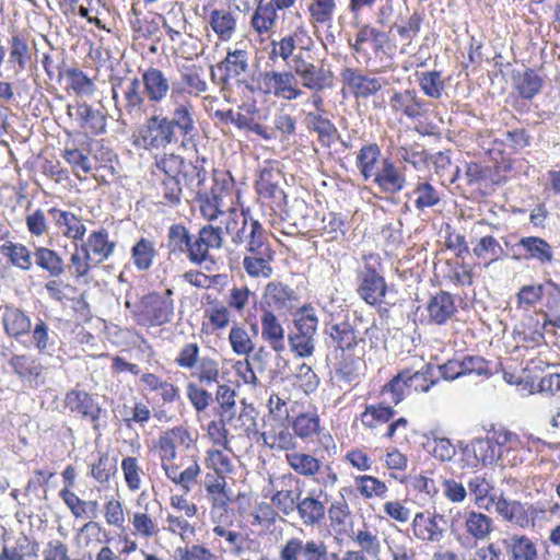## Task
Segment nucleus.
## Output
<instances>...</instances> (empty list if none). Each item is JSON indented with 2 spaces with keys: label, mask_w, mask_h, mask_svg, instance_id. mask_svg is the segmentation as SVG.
Listing matches in <instances>:
<instances>
[{
  "label": "nucleus",
  "mask_w": 560,
  "mask_h": 560,
  "mask_svg": "<svg viewBox=\"0 0 560 560\" xmlns=\"http://www.w3.org/2000/svg\"><path fill=\"white\" fill-rule=\"evenodd\" d=\"M270 46L269 59H281L288 63L302 88L319 93L332 86L334 74L323 60L317 61L313 57L315 42L304 27H298L279 40H271Z\"/></svg>",
  "instance_id": "obj_1"
},
{
  "label": "nucleus",
  "mask_w": 560,
  "mask_h": 560,
  "mask_svg": "<svg viewBox=\"0 0 560 560\" xmlns=\"http://www.w3.org/2000/svg\"><path fill=\"white\" fill-rule=\"evenodd\" d=\"M221 224L231 242L235 246H244L248 253L269 245L265 229L257 220L248 217V211L238 212L235 208H229Z\"/></svg>",
  "instance_id": "obj_2"
},
{
  "label": "nucleus",
  "mask_w": 560,
  "mask_h": 560,
  "mask_svg": "<svg viewBox=\"0 0 560 560\" xmlns=\"http://www.w3.org/2000/svg\"><path fill=\"white\" fill-rule=\"evenodd\" d=\"M369 560L362 551L347 550L341 557L329 552L328 546L320 539L304 541L300 537L289 538L280 548L279 560Z\"/></svg>",
  "instance_id": "obj_3"
},
{
  "label": "nucleus",
  "mask_w": 560,
  "mask_h": 560,
  "mask_svg": "<svg viewBox=\"0 0 560 560\" xmlns=\"http://www.w3.org/2000/svg\"><path fill=\"white\" fill-rule=\"evenodd\" d=\"M257 89L276 98L284 101H294L304 95V91L299 86L294 71L290 70H269L264 71L256 78Z\"/></svg>",
  "instance_id": "obj_4"
},
{
  "label": "nucleus",
  "mask_w": 560,
  "mask_h": 560,
  "mask_svg": "<svg viewBox=\"0 0 560 560\" xmlns=\"http://www.w3.org/2000/svg\"><path fill=\"white\" fill-rule=\"evenodd\" d=\"M185 160L174 153H164L155 156L156 171L164 174L161 182L162 196L167 205L176 206L182 200L183 185L179 178Z\"/></svg>",
  "instance_id": "obj_5"
},
{
  "label": "nucleus",
  "mask_w": 560,
  "mask_h": 560,
  "mask_svg": "<svg viewBox=\"0 0 560 560\" xmlns=\"http://www.w3.org/2000/svg\"><path fill=\"white\" fill-rule=\"evenodd\" d=\"M176 140L175 133L168 126V117L152 115L138 129L135 143L148 151H159Z\"/></svg>",
  "instance_id": "obj_6"
},
{
  "label": "nucleus",
  "mask_w": 560,
  "mask_h": 560,
  "mask_svg": "<svg viewBox=\"0 0 560 560\" xmlns=\"http://www.w3.org/2000/svg\"><path fill=\"white\" fill-rule=\"evenodd\" d=\"M171 102L173 109L168 117V126L176 135V130L183 138L182 144L186 145V141L190 140L196 131V122L194 118V105L184 96L182 89H172Z\"/></svg>",
  "instance_id": "obj_7"
},
{
  "label": "nucleus",
  "mask_w": 560,
  "mask_h": 560,
  "mask_svg": "<svg viewBox=\"0 0 560 560\" xmlns=\"http://www.w3.org/2000/svg\"><path fill=\"white\" fill-rule=\"evenodd\" d=\"M447 521L443 514L434 512H418L415 514L411 530L413 536L427 544L441 542L446 533Z\"/></svg>",
  "instance_id": "obj_8"
},
{
  "label": "nucleus",
  "mask_w": 560,
  "mask_h": 560,
  "mask_svg": "<svg viewBox=\"0 0 560 560\" xmlns=\"http://www.w3.org/2000/svg\"><path fill=\"white\" fill-rule=\"evenodd\" d=\"M173 291L165 290L164 293H151L142 299L143 315L151 325H163L170 323L174 315Z\"/></svg>",
  "instance_id": "obj_9"
},
{
  "label": "nucleus",
  "mask_w": 560,
  "mask_h": 560,
  "mask_svg": "<svg viewBox=\"0 0 560 560\" xmlns=\"http://www.w3.org/2000/svg\"><path fill=\"white\" fill-rule=\"evenodd\" d=\"M124 98L121 104L118 103L117 84H113V100L120 115H129L130 117H139L144 106V90H141V81L137 77L126 81H120Z\"/></svg>",
  "instance_id": "obj_10"
},
{
  "label": "nucleus",
  "mask_w": 560,
  "mask_h": 560,
  "mask_svg": "<svg viewBox=\"0 0 560 560\" xmlns=\"http://www.w3.org/2000/svg\"><path fill=\"white\" fill-rule=\"evenodd\" d=\"M405 171V166L397 165L390 159H384L372 180L381 192L396 195L402 191L407 186Z\"/></svg>",
  "instance_id": "obj_11"
},
{
  "label": "nucleus",
  "mask_w": 560,
  "mask_h": 560,
  "mask_svg": "<svg viewBox=\"0 0 560 560\" xmlns=\"http://www.w3.org/2000/svg\"><path fill=\"white\" fill-rule=\"evenodd\" d=\"M358 294L370 305H380L384 302L387 291L385 279L370 264H365L360 271Z\"/></svg>",
  "instance_id": "obj_12"
},
{
  "label": "nucleus",
  "mask_w": 560,
  "mask_h": 560,
  "mask_svg": "<svg viewBox=\"0 0 560 560\" xmlns=\"http://www.w3.org/2000/svg\"><path fill=\"white\" fill-rule=\"evenodd\" d=\"M223 246L222 228L207 224L202 226L192 241L191 262L201 265L209 258V253Z\"/></svg>",
  "instance_id": "obj_13"
},
{
  "label": "nucleus",
  "mask_w": 560,
  "mask_h": 560,
  "mask_svg": "<svg viewBox=\"0 0 560 560\" xmlns=\"http://www.w3.org/2000/svg\"><path fill=\"white\" fill-rule=\"evenodd\" d=\"M205 488L211 502V518L213 522H220L232 501L226 490L225 477L207 474Z\"/></svg>",
  "instance_id": "obj_14"
},
{
  "label": "nucleus",
  "mask_w": 560,
  "mask_h": 560,
  "mask_svg": "<svg viewBox=\"0 0 560 560\" xmlns=\"http://www.w3.org/2000/svg\"><path fill=\"white\" fill-rule=\"evenodd\" d=\"M65 402L70 411L81 415L84 419H89L93 423L94 430L97 431L100 429L98 421L103 409L89 393L72 389L67 393Z\"/></svg>",
  "instance_id": "obj_15"
},
{
  "label": "nucleus",
  "mask_w": 560,
  "mask_h": 560,
  "mask_svg": "<svg viewBox=\"0 0 560 560\" xmlns=\"http://www.w3.org/2000/svg\"><path fill=\"white\" fill-rule=\"evenodd\" d=\"M405 207L412 205L418 212L433 208L441 202V192L428 180L419 178L406 195Z\"/></svg>",
  "instance_id": "obj_16"
},
{
  "label": "nucleus",
  "mask_w": 560,
  "mask_h": 560,
  "mask_svg": "<svg viewBox=\"0 0 560 560\" xmlns=\"http://www.w3.org/2000/svg\"><path fill=\"white\" fill-rule=\"evenodd\" d=\"M191 442V435L184 427H174L166 430L160 435L156 444L161 462L175 460L176 448L178 446L189 447Z\"/></svg>",
  "instance_id": "obj_17"
},
{
  "label": "nucleus",
  "mask_w": 560,
  "mask_h": 560,
  "mask_svg": "<svg viewBox=\"0 0 560 560\" xmlns=\"http://www.w3.org/2000/svg\"><path fill=\"white\" fill-rule=\"evenodd\" d=\"M392 109L409 119H418L427 113V104L415 90L396 92L390 98Z\"/></svg>",
  "instance_id": "obj_18"
},
{
  "label": "nucleus",
  "mask_w": 560,
  "mask_h": 560,
  "mask_svg": "<svg viewBox=\"0 0 560 560\" xmlns=\"http://www.w3.org/2000/svg\"><path fill=\"white\" fill-rule=\"evenodd\" d=\"M144 94L151 103L158 104L172 93L170 81L164 72L158 68L149 67L143 71L141 78Z\"/></svg>",
  "instance_id": "obj_19"
},
{
  "label": "nucleus",
  "mask_w": 560,
  "mask_h": 560,
  "mask_svg": "<svg viewBox=\"0 0 560 560\" xmlns=\"http://www.w3.org/2000/svg\"><path fill=\"white\" fill-rule=\"evenodd\" d=\"M343 82L353 91L357 97H368L377 93L383 81L380 78L369 77L352 68H346L341 72Z\"/></svg>",
  "instance_id": "obj_20"
},
{
  "label": "nucleus",
  "mask_w": 560,
  "mask_h": 560,
  "mask_svg": "<svg viewBox=\"0 0 560 560\" xmlns=\"http://www.w3.org/2000/svg\"><path fill=\"white\" fill-rule=\"evenodd\" d=\"M261 338L270 346V348L281 353L285 349L284 339L285 331L279 318L270 310H262L260 316Z\"/></svg>",
  "instance_id": "obj_21"
},
{
  "label": "nucleus",
  "mask_w": 560,
  "mask_h": 560,
  "mask_svg": "<svg viewBox=\"0 0 560 560\" xmlns=\"http://www.w3.org/2000/svg\"><path fill=\"white\" fill-rule=\"evenodd\" d=\"M490 501L495 506V512L505 521L520 527H525L529 523V517L525 506L516 500H509L503 493L493 494Z\"/></svg>",
  "instance_id": "obj_22"
},
{
  "label": "nucleus",
  "mask_w": 560,
  "mask_h": 560,
  "mask_svg": "<svg viewBox=\"0 0 560 560\" xmlns=\"http://www.w3.org/2000/svg\"><path fill=\"white\" fill-rule=\"evenodd\" d=\"M116 247V243L109 241L108 232L104 229L100 231H93L81 245V252H86L93 261L101 264L108 259Z\"/></svg>",
  "instance_id": "obj_23"
},
{
  "label": "nucleus",
  "mask_w": 560,
  "mask_h": 560,
  "mask_svg": "<svg viewBox=\"0 0 560 560\" xmlns=\"http://www.w3.org/2000/svg\"><path fill=\"white\" fill-rule=\"evenodd\" d=\"M223 187L214 184L211 187L210 192L207 190H198L197 198L199 201L200 212L205 219L212 221L221 217L224 220V215L228 211H223Z\"/></svg>",
  "instance_id": "obj_24"
},
{
  "label": "nucleus",
  "mask_w": 560,
  "mask_h": 560,
  "mask_svg": "<svg viewBox=\"0 0 560 560\" xmlns=\"http://www.w3.org/2000/svg\"><path fill=\"white\" fill-rule=\"evenodd\" d=\"M281 179L280 171L264 168L256 183L258 194L265 199H270L278 207L285 200V194L280 187Z\"/></svg>",
  "instance_id": "obj_25"
},
{
  "label": "nucleus",
  "mask_w": 560,
  "mask_h": 560,
  "mask_svg": "<svg viewBox=\"0 0 560 560\" xmlns=\"http://www.w3.org/2000/svg\"><path fill=\"white\" fill-rule=\"evenodd\" d=\"M273 259V253L270 248V244L250 252L248 256L243 259V267L245 271L254 278H269L272 273L271 261Z\"/></svg>",
  "instance_id": "obj_26"
},
{
  "label": "nucleus",
  "mask_w": 560,
  "mask_h": 560,
  "mask_svg": "<svg viewBox=\"0 0 560 560\" xmlns=\"http://www.w3.org/2000/svg\"><path fill=\"white\" fill-rule=\"evenodd\" d=\"M261 440L270 450L291 451L296 447V440L289 428L281 422L271 423L262 431Z\"/></svg>",
  "instance_id": "obj_27"
},
{
  "label": "nucleus",
  "mask_w": 560,
  "mask_h": 560,
  "mask_svg": "<svg viewBox=\"0 0 560 560\" xmlns=\"http://www.w3.org/2000/svg\"><path fill=\"white\" fill-rule=\"evenodd\" d=\"M366 43L372 44L375 56H378L386 52L389 37L385 32L365 24L359 28L354 42L350 43V47L360 52L363 49V45Z\"/></svg>",
  "instance_id": "obj_28"
},
{
  "label": "nucleus",
  "mask_w": 560,
  "mask_h": 560,
  "mask_svg": "<svg viewBox=\"0 0 560 560\" xmlns=\"http://www.w3.org/2000/svg\"><path fill=\"white\" fill-rule=\"evenodd\" d=\"M326 334L336 349L340 351L352 350L358 345V335L353 325L348 320L332 322L326 325Z\"/></svg>",
  "instance_id": "obj_29"
},
{
  "label": "nucleus",
  "mask_w": 560,
  "mask_h": 560,
  "mask_svg": "<svg viewBox=\"0 0 560 560\" xmlns=\"http://www.w3.org/2000/svg\"><path fill=\"white\" fill-rule=\"evenodd\" d=\"M194 237L190 235L188 229L183 224H172L167 232L166 248L170 256H182L187 254L191 262Z\"/></svg>",
  "instance_id": "obj_30"
},
{
  "label": "nucleus",
  "mask_w": 560,
  "mask_h": 560,
  "mask_svg": "<svg viewBox=\"0 0 560 560\" xmlns=\"http://www.w3.org/2000/svg\"><path fill=\"white\" fill-rule=\"evenodd\" d=\"M427 311L432 323L443 325L456 312L454 298L448 292L440 291L430 299Z\"/></svg>",
  "instance_id": "obj_31"
},
{
  "label": "nucleus",
  "mask_w": 560,
  "mask_h": 560,
  "mask_svg": "<svg viewBox=\"0 0 560 560\" xmlns=\"http://www.w3.org/2000/svg\"><path fill=\"white\" fill-rule=\"evenodd\" d=\"M56 225L67 238L82 240L86 229L82 220L70 211L52 208L49 210Z\"/></svg>",
  "instance_id": "obj_32"
},
{
  "label": "nucleus",
  "mask_w": 560,
  "mask_h": 560,
  "mask_svg": "<svg viewBox=\"0 0 560 560\" xmlns=\"http://www.w3.org/2000/svg\"><path fill=\"white\" fill-rule=\"evenodd\" d=\"M505 550L514 560H537L536 544L525 535H510L502 541Z\"/></svg>",
  "instance_id": "obj_33"
},
{
  "label": "nucleus",
  "mask_w": 560,
  "mask_h": 560,
  "mask_svg": "<svg viewBox=\"0 0 560 560\" xmlns=\"http://www.w3.org/2000/svg\"><path fill=\"white\" fill-rule=\"evenodd\" d=\"M493 520L477 511H468L465 513V530L477 541L487 540L493 532Z\"/></svg>",
  "instance_id": "obj_34"
},
{
  "label": "nucleus",
  "mask_w": 560,
  "mask_h": 560,
  "mask_svg": "<svg viewBox=\"0 0 560 560\" xmlns=\"http://www.w3.org/2000/svg\"><path fill=\"white\" fill-rule=\"evenodd\" d=\"M295 510L305 526L314 527L322 524L325 520V504L313 495L300 499Z\"/></svg>",
  "instance_id": "obj_35"
},
{
  "label": "nucleus",
  "mask_w": 560,
  "mask_h": 560,
  "mask_svg": "<svg viewBox=\"0 0 560 560\" xmlns=\"http://www.w3.org/2000/svg\"><path fill=\"white\" fill-rule=\"evenodd\" d=\"M65 62L57 67L58 78H67L69 86L79 96H91L95 90V83L83 71L78 68H63Z\"/></svg>",
  "instance_id": "obj_36"
},
{
  "label": "nucleus",
  "mask_w": 560,
  "mask_h": 560,
  "mask_svg": "<svg viewBox=\"0 0 560 560\" xmlns=\"http://www.w3.org/2000/svg\"><path fill=\"white\" fill-rule=\"evenodd\" d=\"M337 10V0H310L306 7L308 22L312 27L331 25L335 11Z\"/></svg>",
  "instance_id": "obj_37"
},
{
  "label": "nucleus",
  "mask_w": 560,
  "mask_h": 560,
  "mask_svg": "<svg viewBox=\"0 0 560 560\" xmlns=\"http://www.w3.org/2000/svg\"><path fill=\"white\" fill-rule=\"evenodd\" d=\"M208 23L221 40H230L236 30V20L231 11L214 9L210 12Z\"/></svg>",
  "instance_id": "obj_38"
},
{
  "label": "nucleus",
  "mask_w": 560,
  "mask_h": 560,
  "mask_svg": "<svg viewBox=\"0 0 560 560\" xmlns=\"http://www.w3.org/2000/svg\"><path fill=\"white\" fill-rule=\"evenodd\" d=\"M381 156V149L376 143L363 145L357 155V167L364 180H369L377 173V163Z\"/></svg>",
  "instance_id": "obj_39"
},
{
  "label": "nucleus",
  "mask_w": 560,
  "mask_h": 560,
  "mask_svg": "<svg viewBox=\"0 0 560 560\" xmlns=\"http://www.w3.org/2000/svg\"><path fill=\"white\" fill-rule=\"evenodd\" d=\"M5 332L14 338L26 335L31 331L32 323L21 310L7 307L2 316Z\"/></svg>",
  "instance_id": "obj_40"
},
{
  "label": "nucleus",
  "mask_w": 560,
  "mask_h": 560,
  "mask_svg": "<svg viewBox=\"0 0 560 560\" xmlns=\"http://www.w3.org/2000/svg\"><path fill=\"white\" fill-rule=\"evenodd\" d=\"M220 363L210 355H202L198 364L191 371V377L198 381V384L211 386L220 383Z\"/></svg>",
  "instance_id": "obj_41"
},
{
  "label": "nucleus",
  "mask_w": 560,
  "mask_h": 560,
  "mask_svg": "<svg viewBox=\"0 0 560 560\" xmlns=\"http://www.w3.org/2000/svg\"><path fill=\"white\" fill-rule=\"evenodd\" d=\"M407 387L412 388L415 392L427 393L430 388L435 385L436 380L434 376V368L431 364H424L420 370H413L411 368L402 370Z\"/></svg>",
  "instance_id": "obj_42"
},
{
  "label": "nucleus",
  "mask_w": 560,
  "mask_h": 560,
  "mask_svg": "<svg viewBox=\"0 0 560 560\" xmlns=\"http://www.w3.org/2000/svg\"><path fill=\"white\" fill-rule=\"evenodd\" d=\"M285 460L296 474L307 478L317 475L323 465L322 462L313 455L299 452L288 453Z\"/></svg>",
  "instance_id": "obj_43"
},
{
  "label": "nucleus",
  "mask_w": 560,
  "mask_h": 560,
  "mask_svg": "<svg viewBox=\"0 0 560 560\" xmlns=\"http://www.w3.org/2000/svg\"><path fill=\"white\" fill-rule=\"evenodd\" d=\"M36 265L47 271L50 277L58 278L65 272V262L59 254L47 247H38L35 253Z\"/></svg>",
  "instance_id": "obj_44"
},
{
  "label": "nucleus",
  "mask_w": 560,
  "mask_h": 560,
  "mask_svg": "<svg viewBox=\"0 0 560 560\" xmlns=\"http://www.w3.org/2000/svg\"><path fill=\"white\" fill-rule=\"evenodd\" d=\"M217 392L214 396V400L219 405V418L223 423H229L235 416V397L236 393L232 387L228 384H217Z\"/></svg>",
  "instance_id": "obj_45"
},
{
  "label": "nucleus",
  "mask_w": 560,
  "mask_h": 560,
  "mask_svg": "<svg viewBox=\"0 0 560 560\" xmlns=\"http://www.w3.org/2000/svg\"><path fill=\"white\" fill-rule=\"evenodd\" d=\"M219 68L224 70L228 77L240 78L248 71V52L243 49L229 50Z\"/></svg>",
  "instance_id": "obj_46"
},
{
  "label": "nucleus",
  "mask_w": 560,
  "mask_h": 560,
  "mask_svg": "<svg viewBox=\"0 0 560 560\" xmlns=\"http://www.w3.org/2000/svg\"><path fill=\"white\" fill-rule=\"evenodd\" d=\"M0 253L7 257L14 267L21 270H30L32 268L31 252L23 244L5 242L0 246Z\"/></svg>",
  "instance_id": "obj_47"
},
{
  "label": "nucleus",
  "mask_w": 560,
  "mask_h": 560,
  "mask_svg": "<svg viewBox=\"0 0 560 560\" xmlns=\"http://www.w3.org/2000/svg\"><path fill=\"white\" fill-rule=\"evenodd\" d=\"M158 508L161 510V504L158 501L147 502L144 511L136 512L132 517V525L136 533L143 537H152L158 534V525L153 522L150 513Z\"/></svg>",
  "instance_id": "obj_48"
},
{
  "label": "nucleus",
  "mask_w": 560,
  "mask_h": 560,
  "mask_svg": "<svg viewBox=\"0 0 560 560\" xmlns=\"http://www.w3.org/2000/svg\"><path fill=\"white\" fill-rule=\"evenodd\" d=\"M396 411L386 406L384 402L377 405H368L364 411L361 413V422L369 429H375L378 425L388 422Z\"/></svg>",
  "instance_id": "obj_49"
},
{
  "label": "nucleus",
  "mask_w": 560,
  "mask_h": 560,
  "mask_svg": "<svg viewBox=\"0 0 560 560\" xmlns=\"http://www.w3.org/2000/svg\"><path fill=\"white\" fill-rule=\"evenodd\" d=\"M293 325L294 329L291 332L299 336H311L315 338L318 326V318L315 310L311 306H303L295 314Z\"/></svg>",
  "instance_id": "obj_50"
},
{
  "label": "nucleus",
  "mask_w": 560,
  "mask_h": 560,
  "mask_svg": "<svg viewBox=\"0 0 560 560\" xmlns=\"http://www.w3.org/2000/svg\"><path fill=\"white\" fill-rule=\"evenodd\" d=\"M296 436L306 440L317 435L320 431V420L316 412H303L292 422Z\"/></svg>",
  "instance_id": "obj_51"
},
{
  "label": "nucleus",
  "mask_w": 560,
  "mask_h": 560,
  "mask_svg": "<svg viewBox=\"0 0 560 560\" xmlns=\"http://www.w3.org/2000/svg\"><path fill=\"white\" fill-rule=\"evenodd\" d=\"M469 495L476 505L481 508L487 498H490L493 485L486 474H475L467 480Z\"/></svg>",
  "instance_id": "obj_52"
},
{
  "label": "nucleus",
  "mask_w": 560,
  "mask_h": 560,
  "mask_svg": "<svg viewBox=\"0 0 560 560\" xmlns=\"http://www.w3.org/2000/svg\"><path fill=\"white\" fill-rule=\"evenodd\" d=\"M515 80V89L524 98L530 100L537 95L542 86L541 78L532 69H527L518 74Z\"/></svg>",
  "instance_id": "obj_53"
},
{
  "label": "nucleus",
  "mask_w": 560,
  "mask_h": 560,
  "mask_svg": "<svg viewBox=\"0 0 560 560\" xmlns=\"http://www.w3.org/2000/svg\"><path fill=\"white\" fill-rule=\"evenodd\" d=\"M277 19V11L270 3L259 4L252 16L250 24L257 33L264 34L272 30Z\"/></svg>",
  "instance_id": "obj_54"
},
{
  "label": "nucleus",
  "mask_w": 560,
  "mask_h": 560,
  "mask_svg": "<svg viewBox=\"0 0 560 560\" xmlns=\"http://www.w3.org/2000/svg\"><path fill=\"white\" fill-rule=\"evenodd\" d=\"M155 256L154 243L147 238H140L131 249V257L138 270H148L152 266Z\"/></svg>",
  "instance_id": "obj_55"
},
{
  "label": "nucleus",
  "mask_w": 560,
  "mask_h": 560,
  "mask_svg": "<svg viewBox=\"0 0 560 560\" xmlns=\"http://www.w3.org/2000/svg\"><path fill=\"white\" fill-rule=\"evenodd\" d=\"M518 246L523 247L530 258L541 262H549L552 259L551 246L540 237H523L520 240Z\"/></svg>",
  "instance_id": "obj_56"
},
{
  "label": "nucleus",
  "mask_w": 560,
  "mask_h": 560,
  "mask_svg": "<svg viewBox=\"0 0 560 560\" xmlns=\"http://www.w3.org/2000/svg\"><path fill=\"white\" fill-rule=\"evenodd\" d=\"M340 352L335 366L336 375L339 380L350 383L359 376L361 360L352 354H347L346 351Z\"/></svg>",
  "instance_id": "obj_57"
},
{
  "label": "nucleus",
  "mask_w": 560,
  "mask_h": 560,
  "mask_svg": "<svg viewBox=\"0 0 560 560\" xmlns=\"http://www.w3.org/2000/svg\"><path fill=\"white\" fill-rule=\"evenodd\" d=\"M121 420L126 427L131 428L132 422L143 427L151 417L150 408L142 401H136L132 407L122 405L119 410Z\"/></svg>",
  "instance_id": "obj_58"
},
{
  "label": "nucleus",
  "mask_w": 560,
  "mask_h": 560,
  "mask_svg": "<svg viewBox=\"0 0 560 560\" xmlns=\"http://www.w3.org/2000/svg\"><path fill=\"white\" fill-rule=\"evenodd\" d=\"M353 541L361 548L364 555L372 558H378L381 553V541L376 533H373L368 527L358 529L354 533Z\"/></svg>",
  "instance_id": "obj_59"
},
{
  "label": "nucleus",
  "mask_w": 560,
  "mask_h": 560,
  "mask_svg": "<svg viewBox=\"0 0 560 560\" xmlns=\"http://www.w3.org/2000/svg\"><path fill=\"white\" fill-rule=\"evenodd\" d=\"M293 290L282 282H270L266 287L265 296L269 305L283 308L293 298Z\"/></svg>",
  "instance_id": "obj_60"
},
{
  "label": "nucleus",
  "mask_w": 560,
  "mask_h": 560,
  "mask_svg": "<svg viewBox=\"0 0 560 560\" xmlns=\"http://www.w3.org/2000/svg\"><path fill=\"white\" fill-rule=\"evenodd\" d=\"M360 494L365 499L383 498L387 492L385 482L373 476H358L354 479Z\"/></svg>",
  "instance_id": "obj_61"
},
{
  "label": "nucleus",
  "mask_w": 560,
  "mask_h": 560,
  "mask_svg": "<svg viewBox=\"0 0 560 560\" xmlns=\"http://www.w3.org/2000/svg\"><path fill=\"white\" fill-rule=\"evenodd\" d=\"M206 175L207 172L203 167L185 161L179 178H183L186 187L197 195L198 190H203L202 186L206 180Z\"/></svg>",
  "instance_id": "obj_62"
},
{
  "label": "nucleus",
  "mask_w": 560,
  "mask_h": 560,
  "mask_svg": "<svg viewBox=\"0 0 560 560\" xmlns=\"http://www.w3.org/2000/svg\"><path fill=\"white\" fill-rule=\"evenodd\" d=\"M307 128L318 133L322 141L330 142L337 135V128L328 119L315 113L306 116Z\"/></svg>",
  "instance_id": "obj_63"
},
{
  "label": "nucleus",
  "mask_w": 560,
  "mask_h": 560,
  "mask_svg": "<svg viewBox=\"0 0 560 560\" xmlns=\"http://www.w3.org/2000/svg\"><path fill=\"white\" fill-rule=\"evenodd\" d=\"M472 253L478 258H488L489 262H493L503 255V248L493 236L486 235L479 238Z\"/></svg>",
  "instance_id": "obj_64"
}]
</instances>
